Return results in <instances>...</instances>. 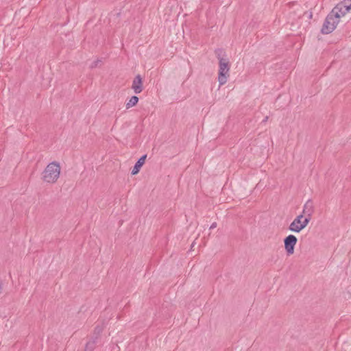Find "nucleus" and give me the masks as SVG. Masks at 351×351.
I'll return each mask as SVG.
<instances>
[{
  "mask_svg": "<svg viewBox=\"0 0 351 351\" xmlns=\"http://www.w3.org/2000/svg\"><path fill=\"white\" fill-rule=\"evenodd\" d=\"M298 239L295 236L289 234L285 240V249L289 255H291L294 252V248L297 243Z\"/></svg>",
  "mask_w": 351,
  "mask_h": 351,
  "instance_id": "6",
  "label": "nucleus"
},
{
  "mask_svg": "<svg viewBox=\"0 0 351 351\" xmlns=\"http://www.w3.org/2000/svg\"><path fill=\"white\" fill-rule=\"evenodd\" d=\"M313 210V204L308 201L304 206L302 213L298 215L289 226V230L299 233L309 223Z\"/></svg>",
  "mask_w": 351,
  "mask_h": 351,
  "instance_id": "1",
  "label": "nucleus"
},
{
  "mask_svg": "<svg viewBox=\"0 0 351 351\" xmlns=\"http://www.w3.org/2000/svg\"><path fill=\"white\" fill-rule=\"evenodd\" d=\"M145 158H146V155H144L143 156H141L138 160V161L136 162V164L134 165L132 170V175H136L137 174L141 167L144 165L145 163Z\"/></svg>",
  "mask_w": 351,
  "mask_h": 351,
  "instance_id": "8",
  "label": "nucleus"
},
{
  "mask_svg": "<svg viewBox=\"0 0 351 351\" xmlns=\"http://www.w3.org/2000/svg\"><path fill=\"white\" fill-rule=\"evenodd\" d=\"M138 101V97H136V96H132L129 99V101L127 102V104H126V108L128 109L130 108H132V107L134 106L135 105H136Z\"/></svg>",
  "mask_w": 351,
  "mask_h": 351,
  "instance_id": "9",
  "label": "nucleus"
},
{
  "mask_svg": "<svg viewBox=\"0 0 351 351\" xmlns=\"http://www.w3.org/2000/svg\"><path fill=\"white\" fill-rule=\"evenodd\" d=\"M351 9V0H343L338 3L331 11L339 19L344 16Z\"/></svg>",
  "mask_w": 351,
  "mask_h": 351,
  "instance_id": "4",
  "label": "nucleus"
},
{
  "mask_svg": "<svg viewBox=\"0 0 351 351\" xmlns=\"http://www.w3.org/2000/svg\"><path fill=\"white\" fill-rule=\"evenodd\" d=\"M61 167L58 162H51L47 165L41 174L42 180L47 184L56 183L60 178Z\"/></svg>",
  "mask_w": 351,
  "mask_h": 351,
  "instance_id": "2",
  "label": "nucleus"
},
{
  "mask_svg": "<svg viewBox=\"0 0 351 351\" xmlns=\"http://www.w3.org/2000/svg\"><path fill=\"white\" fill-rule=\"evenodd\" d=\"M339 19L334 14L330 12L326 17L323 25L322 32L323 34H329L332 32L337 27Z\"/></svg>",
  "mask_w": 351,
  "mask_h": 351,
  "instance_id": "5",
  "label": "nucleus"
},
{
  "mask_svg": "<svg viewBox=\"0 0 351 351\" xmlns=\"http://www.w3.org/2000/svg\"><path fill=\"white\" fill-rule=\"evenodd\" d=\"M217 227V223L215 222L213 223L210 227V229H213Z\"/></svg>",
  "mask_w": 351,
  "mask_h": 351,
  "instance_id": "10",
  "label": "nucleus"
},
{
  "mask_svg": "<svg viewBox=\"0 0 351 351\" xmlns=\"http://www.w3.org/2000/svg\"><path fill=\"white\" fill-rule=\"evenodd\" d=\"M132 88L136 94H139L143 91V79L140 75H136L133 80Z\"/></svg>",
  "mask_w": 351,
  "mask_h": 351,
  "instance_id": "7",
  "label": "nucleus"
},
{
  "mask_svg": "<svg viewBox=\"0 0 351 351\" xmlns=\"http://www.w3.org/2000/svg\"><path fill=\"white\" fill-rule=\"evenodd\" d=\"M2 289H3V288H2V282H1V281H0V293L2 292Z\"/></svg>",
  "mask_w": 351,
  "mask_h": 351,
  "instance_id": "11",
  "label": "nucleus"
},
{
  "mask_svg": "<svg viewBox=\"0 0 351 351\" xmlns=\"http://www.w3.org/2000/svg\"><path fill=\"white\" fill-rule=\"evenodd\" d=\"M219 59V73L218 82L219 86L225 84L229 77V71L230 69V62L228 58L218 56Z\"/></svg>",
  "mask_w": 351,
  "mask_h": 351,
  "instance_id": "3",
  "label": "nucleus"
}]
</instances>
